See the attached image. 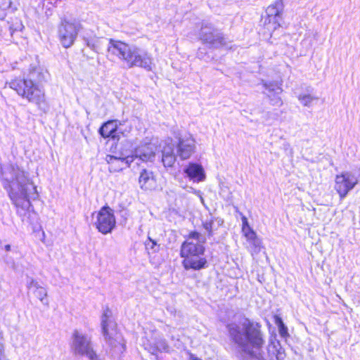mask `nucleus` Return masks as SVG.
<instances>
[{
  "instance_id": "obj_1",
  "label": "nucleus",
  "mask_w": 360,
  "mask_h": 360,
  "mask_svg": "<svg viewBox=\"0 0 360 360\" xmlns=\"http://www.w3.org/2000/svg\"><path fill=\"white\" fill-rule=\"evenodd\" d=\"M7 169L13 174V179H4L6 170L2 166H0V179L2 180L3 186L15 207L17 213L20 216H25L33 212L31 200L38 197L37 186L26 172H19L18 167L11 165Z\"/></svg>"
},
{
  "instance_id": "obj_2",
  "label": "nucleus",
  "mask_w": 360,
  "mask_h": 360,
  "mask_svg": "<svg viewBox=\"0 0 360 360\" xmlns=\"http://www.w3.org/2000/svg\"><path fill=\"white\" fill-rule=\"evenodd\" d=\"M231 340L239 346L242 351L252 358H257L265 344L262 325L257 321L245 319L241 329L237 326H228Z\"/></svg>"
},
{
  "instance_id": "obj_3",
  "label": "nucleus",
  "mask_w": 360,
  "mask_h": 360,
  "mask_svg": "<svg viewBox=\"0 0 360 360\" xmlns=\"http://www.w3.org/2000/svg\"><path fill=\"white\" fill-rule=\"evenodd\" d=\"M205 238L195 230L190 231L180 247L179 255L181 264L186 270L199 271L208 266V262L204 257Z\"/></svg>"
},
{
  "instance_id": "obj_4",
  "label": "nucleus",
  "mask_w": 360,
  "mask_h": 360,
  "mask_svg": "<svg viewBox=\"0 0 360 360\" xmlns=\"http://www.w3.org/2000/svg\"><path fill=\"white\" fill-rule=\"evenodd\" d=\"M108 43V56L118 58L129 68L139 67L151 70L153 60L148 53H141L138 47L122 40L110 39Z\"/></svg>"
},
{
  "instance_id": "obj_5",
  "label": "nucleus",
  "mask_w": 360,
  "mask_h": 360,
  "mask_svg": "<svg viewBox=\"0 0 360 360\" xmlns=\"http://www.w3.org/2000/svg\"><path fill=\"white\" fill-rule=\"evenodd\" d=\"M7 84L10 89L28 103H33L38 108L46 104L45 91L39 82L28 77H15Z\"/></svg>"
},
{
  "instance_id": "obj_6",
  "label": "nucleus",
  "mask_w": 360,
  "mask_h": 360,
  "mask_svg": "<svg viewBox=\"0 0 360 360\" xmlns=\"http://www.w3.org/2000/svg\"><path fill=\"white\" fill-rule=\"evenodd\" d=\"M283 12V0H276L269 5L264 11V15L260 18L262 28L271 34L279 29L282 26Z\"/></svg>"
},
{
  "instance_id": "obj_7",
  "label": "nucleus",
  "mask_w": 360,
  "mask_h": 360,
  "mask_svg": "<svg viewBox=\"0 0 360 360\" xmlns=\"http://www.w3.org/2000/svg\"><path fill=\"white\" fill-rule=\"evenodd\" d=\"M101 326L110 350L115 353H123L126 350V341L118 330L117 323L110 321L108 316L104 314Z\"/></svg>"
},
{
  "instance_id": "obj_8",
  "label": "nucleus",
  "mask_w": 360,
  "mask_h": 360,
  "mask_svg": "<svg viewBox=\"0 0 360 360\" xmlns=\"http://www.w3.org/2000/svg\"><path fill=\"white\" fill-rule=\"evenodd\" d=\"M81 25L78 22H70L66 19L60 21L58 27V39L63 46L70 48L75 43Z\"/></svg>"
},
{
  "instance_id": "obj_9",
  "label": "nucleus",
  "mask_w": 360,
  "mask_h": 360,
  "mask_svg": "<svg viewBox=\"0 0 360 360\" xmlns=\"http://www.w3.org/2000/svg\"><path fill=\"white\" fill-rule=\"evenodd\" d=\"M358 178L349 172H342L335 175L334 190L340 200L344 199L348 193L358 184Z\"/></svg>"
},
{
  "instance_id": "obj_10",
  "label": "nucleus",
  "mask_w": 360,
  "mask_h": 360,
  "mask_svg": "<svg viewBox=\"0 0 360 360\" xmlns=\"http://www.w3.org/2000/svg\"><path fill=\"white\" fill-rule=\"evenodd\" d=\"M241 233L243 236L248 243V250L252 255H257L261 252L264 246L260 238L255 231L250 226L248 219L245 215L241 216Z\"/></svg>"
},
{
  "instance_id": "obj_11",
  "label": "nucleus",
  "mask_w": 360,
  "mask_h": 360,
  "mask_svg": "<svg viewBox=\"0 0 360 360\" xmlns=\"http://www.w3.org/2000/svg\"><path fill=\"white\" fill-rule=\"evenodd\" d=\"M116 219L112 210L108 205L102 207L97 212L95 226L103 234L110 233L115 227Z\"/></svg>"
},
{
  "instance_id": "obj_12",
  "label": "nucleus",
  "mask_w": 360,
  "mask_h": 360,
  "mask_svg": "<svg viewBox=\"0 0 360 360\" xmlns=\"http://www.w3.org/2000/svg\"><path fill=\"white\" fill-rule=\"evenodd\" d=\"M195 151V140L191 136L179 138L176 144V155L182 160L189 159Z\"/></svg>"
},
{
  "instance_id": "obj_13",
  "label": "nucleus",
  "mask_w": 360,
  "mask_h": 360,
  "mask_svg": "<svg viewBox=\"0 0 360 360\" xmlns=\"http://www.w3.org/2000/svg\"><path fill=\"white\" fill-rule=\"evenodd\" d=\"M120 122L117 120H109L105 122L99 128L98 134L101 137L113 141H119L120 139L117 131Z\"/></svg>"
},
{
  "instance_id": "obj_14",
  "label": "nucleus",
  "mask_w": 360,
  "mask_h": 360,
  "mask_svg": "<svg viewBox=\"0 0 360 360\" xmlns=\"http://www.w3.org/2000/svg\"><path fill=\"white\" fill-rule=\"evenodd\" d=\"M139 184L142 190L153 191L158 186L156 175L153 172L143 169L140 172Z\"/></svg>"
},
{
  "instance_id": "obj_15",
  "label": "nucleus",
  "mask_w": 360,
  "mask_h": 360,
  "mask_svg": "<svg viewBox=\"0 0 360 360\" xmlns=\"http://www.w3.org/2000/svg\"><path fill=\"white\" fill-rule=\"evenodd\" d=\"M105 161L108 163V169L110 172H118L129 167L130 165L129 157L117 158L111 155H107Z\"/></svg>"
},
{
  "instance_id": "obj_16",
  "label": "nucleus",
  "mask_w": 360,
  "mask_h": 360,
  "mask_svg": "<svg viewBox=\"0 0 360 360\" xmlns=\"http://www.w3.org/2000/svg\"><path fill=\"white\" fill-rule=\"evenodd\" d=\"M200 39L204 44L214 46H224L226 44L224 37L216 33L214 29L202 32Z\"/></svg>"
},
{
  "instance_id": "obj_17",
  "label": "nucleus",
  "mask_w": 360,
  "mask_h": 360,
  "mask_svg": "<svg viewBox=\"0 0 360 360\" xmlns=\"http://www.w3.org/2000/svg\"><path fill=\"white\" fill-rule=\"evenodd\" d=\"M185 173L191 179L198 182L202 181L205 179L203 167L200 164L189 163L185 169Z\"/></svg>"
},
{
  "instance_id": "obj_18",
  "label": "nucleus",
  "mask_w": 360,
  "mask_h": 360,
  "mask_svg": "<svg viewBox=\"0 0 360 360\" xmlns=\"http://www.w3.org/2000/svg\"><path fill=\"white\" fill-rule=\"evenodd\" d=\"M73 338L75 351L81 355H84L85 352L91 347L90 342L85 336L79 334L77 331H75Z\"/></svg>"
},
{
  "instance_id": "obj_19",
  "label": "nucleus",
  "mask_w": 360,
  "mask_h": 360,
  "mask_svg": "<svg viewBox=\"0 0 360 360\" xmlns=\"http://www.w3.org/2000/svg\"><path fill=\"white\" fill-rule=\"evenodd\" d=\"M176 160V155L170 145L164 146L162 149V162L165 167H172Z\"/></svg>"
},
{
  "instance_id": "obj_20",
  "label": "nucleus",
  "mask_w": 360,
  "mask_h": 360,
  "mask_svg": "<svg viewBox=\"0 0 360 360\" xmlns=\"http://www.w3.org/2000/svg\"><path fill=\"white\" fill-rule=\"evenodd\" d=\"M155 157V153L150 148L147 146L146 150L141 151L139 148L136 149L135 154L129 157L130 162L138 158L143 162H148Z\"/></svg>"
},
{
  "instance_id": "obj_21",
  "label": "nucleus",
  "mask_w": 360,
  "mask_h": 360,
  "mask_svg": "<svg viewBox=\"0 0 360 360\" xmlns=\"http://www.w3.org/2000/svg\"><path fill=\"white\" fill-rule=\"evenodd\" d=\"M275 324L278 326L279 334L283 338H288L289 336L288 328L285 326L282 319L278 315L273 316Z\"/></svg>"
},
{
  "instance_id": "obj_22",
  "label": "nucleus",
  "mask_w": 360,
  "mask_h": 360,
  "mask_svg": "<svg viewBox=\"0 0 360 360\" xmlns=\"http://www.w3.org/2000/svg\"><path fill=\"white\" fill-rule=\"evenodd\" d=\"M144 244L146 249L148 251L156 252L159 250V245L157 244L156 241L150 237H148Z\"/></svg>"
},
{
  "instance_id": "obj_23",
  "label": "nucleus",
  "mask_w": 360,
  "mask_h": 360,
  "mask_svg": "<svg viewBox=\"0 0 360 360\" xmlns=\"http://www.w3.org/2000/svg\"><path fill=\"white\" fill-rule=\"evenodd\" d=\"M213 224L214 221L212 219L203 221L202 222V227L207 231V236L208 237H211L213 236Z\"/></svg>"
},
{
  "instance_id": "obj_24",
  "label": "nucleus",
  "mask_w": 360,
  "mask_h": 360,
  "mask_svg": "<svg viewBox=\"0 0 360 360\" xmlns=\"http://www.w3.org/2000/svg\"><path fill=\"white\" fill-rule=\"evenodd\" d=\"M84 355L88 356L90 360H99L98 355L91 347L85 352Z\"/></svg>"
},
{
  "instance_id": "obj_25",
  "label": "nucleus",
  "mask_w": 360,
  "mask_h": 360,
  "mask_svg": "<svg viewBox=\"0 0 360 360\" xmlns=\"http://www.w3.org/2000/svg\"><path fill=\"white\" fill-rule=\"evenodd\" d=\"M84 355L88 356L90 360H99L98 355L91 347L85 352Z\"/></svg>"
},
{
  "instance_id": "obj_26",
  "label": "nucleus",
  "mask_w": 360,
  "mask_h": 360,
  "mask_svg": "<svg viewBox=\"0 0 360 360\" xmlns=\"http://www.w3.org/2000/svg\"><path fill=\"white\" fill-rule=\"evenodd\" d=\"M37 292H38L39 295H43L41 297V296L39 297V300L41 302H43L44 300L46 299V292H44V290L43 289H39Z\"/></svg>"
},
{
  "instance_id": "obj_27",
  "label": "nucleus",
  "mask_w": 360,
  "mask_h": 360,
  "mask_svg": "<svg viewBox=\"0 0 360 360\" xmlns=\"http://www.w3.org/2000/svg\"><path fill=\"white\" fill-rule=\"evenodd\" d=\"M0 360H4V347L2 342H0Z\"/></svg>"
},
{
  "instance_id": "obj_28",
  "label": "nucleus",
  "mask_w": 360,
  "mask_h": 360,
  "mask_svg": "<svg viewBox=\"0 0 360 360\" xmlns=\"http://www.w3.org/2000/svg\"><path fill=\"white\" fill-rule=\"evenodd\" d=\"M311 97L310 96H304L302 100L305 101L306 102H310L311 101Z\"/></svg>"
},
{
  "instance_id": "obj_29",
  "label": "nucleus",
  "mask_w": 360,
  "mask_h": 360,
  "mask_svg": "<svg viewBox=\"0 0 360 360\" xmlns=\"http://www.w3.org/2000/svg\"><path fill=\"white\" fill-rule=\"evenodd\" d=\"M41 235H42L41 241H42L44 243H46V240H45V234H44V231H42V232H41Z\"/></svg>"
},
{
  "instance_id": "obj_30",
  "label": "nucleus",
  "mask_w": 360,
  "mask_h": 360,
  "mask_svg": "<svg viewBox=\"0 0 360 360\" xmlns=\"http://www.w3.org/2000/svg\"><path fill=\"white\" fill-rule=\"evenodd\" d=\"M5 250L6 251H10L11 250V245H5Z\"/></svg>"
},
{
  "instance_id": "obj_31",
  "label": "nucleus",
  "mask_w": 360,
  "mask_h": 360,
  "mask_svg": "<svg viewBox=\"0 0 360 360\" xmlns=\"http://www.w3.org/2000/svg\"><path fill=\"white\" fill-rule=\"evenodd\" d=\"M280 355H281V353L278 351V354H277V356H276V358H277L278 360H281V359H279V356Z\"/></svg>"
},
{
  "instance_id": "obj_32",
  "label": "nucleus",
  "mask_w": 360,
  "mask_h": 360,
  "mask_svg": "<svg viewBox=\"0 0 360 360\" xmlns=\"http://www.w3.org/2000/svg\"><path fill=\"white\" fill-rule=\"evenodd\" d=\"M191 360H202V359H199L198 357H192Z\"/></svg>"
}]
</instances>
